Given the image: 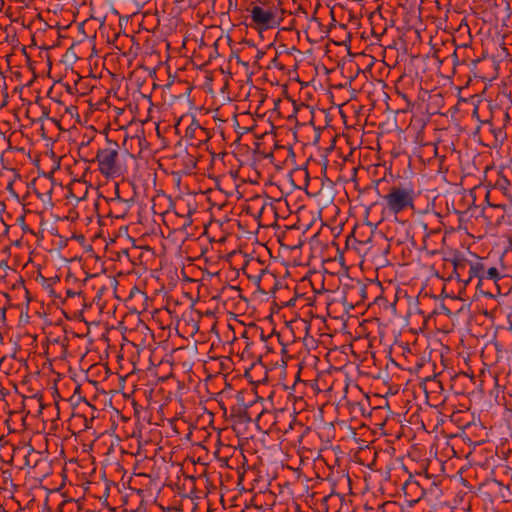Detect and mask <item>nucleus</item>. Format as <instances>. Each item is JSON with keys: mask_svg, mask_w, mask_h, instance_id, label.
I'll return each mask as SVG.
<instances>
[{"mask_svg": "<svg viewBox=\"0 0 512 512\" xmlns=\"http://www.w3.org/2000/svg\"><path fill=\"white\" fill-rule=\"evenodd\" d=\"M415 191L413 187H392L383 198L386 208L390 213H398L413 207Z\"/></svg>", "mask_w": 512, "mask_h": 512, "instance_id": "1", "label": "nucleus"}, {"mask_svg": "<svg viewBox=\"0 0 512 512\" xmlns=\"http://www.w3.org/2000/svg\"><path fill=\"white\" fill-rule=\"evenodd\" d=\"M118 146H109L99 149L96 155L98 169L106 178H115L121 175V165L118 159Z\"/></svg>", "mask_w": 512, "mask_h": 512, "instance_id": "2", "label": "nucleus"}, {"mask_svg": "<svg viewBox=\"0 0 512 512\" xmlns=\"http://www.w3.org/2000/svg\"><path fill=\"white\" fill-rule=\"evenodd\" d=\"M250 17L256 28L266 30L279 24V9L275 6H253L250 9Z\"/></svg>", "mask_w": 512, "mask_h": 512, "instance_id": "3", "label": "nucleus"}, {"mask_svg": "<svg viewBox=\"0 0 512 512\" xmlns=\"http://www.w3.org/2000/svg\"><path fill=\"white\" fill-rule=\"evenodd\" d=\"M483 265L480 263L471 264L469 274L470 278L478 277L480 280L484 279Z\"/></svg>", "mask_w": 512, "mask_h": 512, "instance_id": "4", "label": "nucleus"}, {"mask_svg": "<svg viewBox=\"0 0 512 512\" xmlns=\"http://www.w3.org/2000/svg\"><path fill=\"white\" fill-rule=\"evenodd\" d=\"M484 274V278L492 279V280H499L500 279V273L496 267L489 268Z\"/></svg>", "mask_w": 512, "mask_h": 512, "instance_id": "5", "label": "nucleus"}, {"mask_svg": "<svg viewBox=\"0 0 512 512\" xmlns=\"http://www.w3.org/2000/svg\"><path fill=\"white\" fill-rule=\"evenodd\" d=\"M497 185H499L502 188H507L510 185V182L506 177H501L500 179H498Z\"/></svg>", "mask_w": 512, "mask_h": 512, "instance_id": "6", "label": "nucleus"}]
</instances>
